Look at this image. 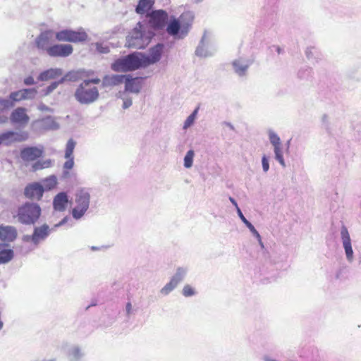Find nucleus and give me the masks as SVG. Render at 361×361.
I'll use <instances>...</instances> for the list:
<instances>
[{"instance_id":"nucleus-13","label":"nucleus","mask_w":361,"mask_h":361,"mask_svg":"<svg viewBox=\"0 0 361 361\" xmlns=\"http://www.w3.org/2000/svg\"><path fill=\"white\" fill-rule=\"evenodd\" d=\"M11 123L20 126H25L30 121V117L26 113V109L18 107L13 110L10 116Z\"/></svg>"},{"instance_id":"nucleus-16","label":"nucleus","mask_w":361,"mask_h":361,"mask_svg":"<svg viewBox=\"0 0 361 361\" xmlns=\"http://www.w3.org/2000/svg\"><path fill=\"white\" fill-rule=\"evenodd\" d=\"M53 37L52 30H46L42 32L36 39L35 43L38 49L46 50L49 48V44Z\"/></svg>"},{"instance_id":"nucleus-9","label":"nucleus","mask_w":361,"mask_h":361,"mask_svg":"<svg viewBox=\"0 0 361 361\" xmlns=\"http://www.w3.org/2000/svg\"><path fill=\"white\" fill-rule=\"evenodd\" d=\"M27 132L7 131L0 135V145H10L14 142H20L27 140Z\"/></svg>"},{"instance_id":"nucleus-47","label":"nucleus","mask_w":361,"mask_h":361,"mask_svg":"<svg viewBox=\"0 0 361 361\" xmlns=\"http://www.w3.org/2000/svg\"><path fill=\"white\" fill-rule=\"evenodd\" d=\"M229 200L231 202V203L236 207V209H238V204L236 202V201L231 197H229Z\"/></svg>"},{"instance_id":"nucleus-37","label":"nucleus","mask_w":361,"mask_h":361,"mask_svg":"<svg viewBox=\"0 0 361 361\" xmlns=\"http://www.w3.org/2000/svg\"><path fill=\"white\" fill-rule=\"evenodd\" d=\"M343 247H344V249H345V254H346L347 258L348 259H352L353 252V249H352V246H351V242H350V243H343Z\"/></svg>"},{"instance_id":"nucleus-36","label":"nucleus","mask_w":361,"mask_h":361,"mask_svg":"<svg viewBox=\"0 0 361 361\" xmlns=\"http://www.w3.org/2000/svg\"><path fill=\"white\" fill-rule=\"evenodd\" d=\"M13 106L14 104L9 99H4L0 98V111H4L5 109L13 107Z\"/></svg>"},{"instance_id":"nucleus-40","label":"nucleus","mask_w":361,"mask_h":361,"mask_svg":"<svg viewBox=\"0 0 361 361\" xmlns=\"http://www.w3.org/2000/svg\"><path fill=\"white\" fill-rule=\"evenodd\" d=\"M68 160L64 163L63 168L65 170H71L74 166L73 157L66 158Z\"/></svg>"},{"instance_id":"nucleus-8","label":"nucleus","mask_w":361,"mask_h":361,"mask_svg":"<svg viewBox=\"0 0 361 361\" xmlns=\"http://www.w3.org/2000/svg\"><path fill=\"white\" fill-rule=\"evenodd\" d=\"M149 24L154 30H162L166 25L169 15L164 10H156L149 15Z\"/></svg>"},{"instance_id":"nucleus-25","label":"nucleus","mask_w":361,"mask_h":361,"mask_svg":"<svg viewBox=\"0 0 361 361\" xmlns=\"http://www.w3.org/2000/svg\"><path fill=\"white\" fill-rule=\"evenodd\" d=\"M182 280V275L180 273H178L174 277L171 279L170 282L167 283L162 289L161 293L168 294Z\"/></svg>"},{"instance_id":"nucleus-6","label":"nucleus","mask_w":361,"mask_h":361,"mask_svg":"<svg viewBox=\"0 0 361 361\" xmlns=\"http://www.w3.org/2000/svg\"><path fill=\"white\" fill-rule=\"evenodd\" d=\"M76 206L73 209V216L78 219L81 218L86 212L90 204V194L81 190L76 194L75 197Z\"/></svg>"},{"instance_id":"nucleus-44","label":"nucleus","mask_w":361,"mask_h":361,"mask_svg":"<svg viewBox=\"0 0 361 361\" xmlns=\"http://www.w3.org/2000/svg\"><path fill=\"white\" fill-rule=\"evenodd\" d=\"M24 83L27 85H31L35 83L34 78L32 76H29L24 80Z\"/></svg>"},{"instance_id":"nucleus-35","label":"nucleus","mask_w":361,"mask_h":361,"mask_svg":"<svg viewBox=\"0 0 361 361\" xmlns=\"http://www.w3.org/2000/svg\"><path fill=\"white\" fill-rule=\"evenodd\" d=\"M198 111V108H197L193 112L192 114H191L188 118L187 119L185 120V123H184V126L183 128L185 129L188 128V127H190L193 123H194V121L195 119V117H196V114Z\"/></svg>"},{"instance_id":"nucleus-3","label":"nucleus","mask_w":361,"mask_h":361,"mask_svg":"<svg viewBox=\"0 0 361 361\" xmlns=\"http://www.w3.org/2000/svg\"><path fill=\"white\" fill-rule=\"evenodd\" d=\"M141 54L134 53L116 60L111 69L116 72H128L145 67Z\"/></svg>"},{"instance_id":"nucleus-39","label":"nucleus","mask_w":361,"mask_h":361,"mask_svg":"<svg viewBox=\"0 0 361 361\" xmlns=\"http://www.w3.org/2000/svg\"><path fill=\"white\" fill-rule=\"evenodd\" d=\"M341 237L343 240V243L350 242V235L348 233L347 228L345 227H343L341 230Z\"/></svg>"},{"instance_id":"nucleus-4","label":"nucleus","mask_w":361,"mask_h":361,"mask_svg":"<svg viewBox=\"0 0 361 361\" xmlns=\"http://www.w3.org/2000/svg\"><path fill=\"white\" fill-rule=\"evenodd\" d=\"M41 215V209L37 204L25 203L18 208L17 217L24 224H35Z\"/></svg>"},{"instance_id":"nucleus-27","label":"nucleus","mask_w":361,"mask_h":361,"mask_svg":"<svg viewBox=\"0 0 361 361\" xmlns=\"http://www.w3.org/2000/svg\"><path fill=\"white\" fill-rule=\"evenodd\" d=\"M44 187L47 190H51L54 188L57 185V180L56 176H51L42 180Z\"/></svg>"},{"instance_id":"nucleus-46","label":"nucleus","mask_w":361,"mask_h":361,"mask_svg":"<svg viewBox=\"0 0 361 361\" xmlns=\"http://www.w3.org/2000/svg\"><path fill=\"white\" fill-rule=\"evenodd\" d=\"M38 109L40 110L41 111H51V109L49 107L44 105V104H39L38 106Z\"/></svg>"},{"instance_id":"nucleus-32","label":"nucleus","mask_w":361,"mask_h":361,"mask_svg":"<svg viewBox=\"0 0 361 361\" xmlns=\"http://www.w3.org/2000/svg\"><path fill=\"white\" fill-rule=\"evenodd\" d=\"M233 64L235 68V71L238 75H243L245 73L247 68V66L242 65L239 61H234Z\"/></svg>"},{"instance_id":"nucleus-38","label":"nucleus","mask_w":361,"mask_h":361,"mask_svg":"<svg viewBox=\"0 0 361 361\" xmlns=\"http://www.w3.org/2000/svg\"><path fill=\"white\" fill-rule=\"evenodd\" d=\"M183 294L185 297L192 296L195 294V290L190 286L186 285L183 289Z\"/></svg>"},{"instance_id":"nucleus-24","label":"nucleus","mask_w":361,"mask_h":361,"mask_svg":"<svg viewBox=\"0 0 361 361\" xmlns=\"http://www.w3.org/2000/svg\"><path fill=\"white\" fill-rule=\"evenodd\" d=\"M154 0H140L135 8L138 14L147 13L153 6Z\"/></svg>"},{"instance_id":"nucleus-17","label":"nucleus","mask_w":361,"mask_h":361,"mask_svg":"<svg viewBox=\"0 0 361 361\" xmlns=\"http://www.w3.org/2000/svg\"><path fill=\"white\" fill-rule=\"evenodd\" d=\"M49 227L47 225L44 224L42 226L36 227L34 230L33 234L29 238L34 243L37 244L40 240L47 238L49 234Z\"/></svg>"},{"instance_id":"nucleus-14","label":"nucleus","mask_w":361,"mask_h":361,"mask_svg":"<svg viewBox=\"0 0 361 361\" xmlns=\"http://www.w3.org/2000/svg\"><path fill=\"white\" fill-rule=\"evenodd\" d=\"M269 140L274 147V153L276 159L281 166H285V161L283 157L281 140L279 137L273 132L269 133Z\"/></svg>"},{"instance_id":"nucleus-5","label":"nucleus","mask_w":361,"mask_h":361,"mask_svg":"<svg viewBox=\"0 0 361 361\" xmlns=\"http://www.w3.org/2000/svg\"><path fill=\"white\" fill-rule=\"evenodd\" d=\"M142 25L138 23L137 26L132 30L126 37V46L128 48L144 49L150 42V37L145 36L142 32Z\"/></svg>"},{"instance_id":"nucleus-42","label":"nucleus","mask_w":361,"mask_h":361,"mask_svg":"<svg viewBox=\"0 0 361 361\" xmlns=\"http://www.w3.org/2000/svg\"><path fill=\"white\" fill-rule=\"evenodd\" d=\"M262 162L263 170H264V171L267 172L269 169V165L268 159L265 155H264L262 157Z\"/></svg>"},{"instance_id":"nucleus-22","label":"nucleus","mask_w":361,"mask_h":361,"mask_svg":"<svg viewBox=\"0 0 361 361\" xmlns=\"http://www.w3.org/2000/svg\"><path fill=\"white\" fill-rule=\"evenodd\" d=\"M68 197L65 192L59 193L54 199V207L57 211H64L68 204Z\"/></svg>"},{"instance_id":"nucleus-30","label":"nucleus","mask_w":361,"mask_h":361,"mask_svg":"<svg viewBox=\"0 0 361 361\" xmlns=\"http://www.w3.org/2000/svg\"><path fill=\"white\" fill-rule=\"evenodd\" d=\"M75 146V142H74V140L73 139H70L66 144V152H65V157L66 158L73 157V153Z\"/></svg>"},{"instance_id":"nucleus-2","label":"nucleus","mask_w":361,"mask_h":361,"mask_svg":"<svg viewBox=\"0 0 361 361\" xmlns=\"http://www.w3.org/2000/svg\"><path fill=\"white\" fill-rule=\"evenodd\" d=\"M100 79L98 78L84 80L77 88L75 92V99L81 104H88L95 102L99 98L97 87L92 84H99Z\"/></svg>"},{"instance_id":"nucleus-34","label":"nucleus","mask_w":361,"mask_h":361,"mask_svg":"<svg viewBox=\"0 0 361 361\" xmlns=\"http://www.w3.org/2000/svg\"><path fill=\"white\" fill-rule=\"evenodd\" d=\"M23 93L25 99H32L35 97L37 91L35 88L23 89Z\"/></svg>"},{"instance_id":"nucleus-41","label":"nucleus","mask_w":361,"mask_h":361,"mask_svg":"<svg viewBox=\"0 0 361 361\" xmlns=\"http://www.w3.org/2000/svg\"><path fill=\"white\" fill-rule=\"evenodd\" d=\"M96 47H97V51L99 53L106 54V53L109 52V49L108 47H103L100 44H97Z\"/></svg>"},{"instance_id":"nucleus-23","label":"nucleus","mask_w":361,"mask_h":361,"mask_svg":"<svg viewBox=\"0 0 361 361\" xmlns=\"http://www.w3.org/2000/svg\"><path fill=\"white\" fill-rule=\"evenodd\" d=\"M13 257V252L8 247L7 245L0 244V263H6Z\"/></svg>"},{"instance_id":"nucleus-12","label":"nucleus","mask_w":361,"mask_h":361,"mask_svg":"<svg viewBox=\"0 0 361 361\" xmlns=\"http://www.w3.org/2000/svg\"><path fill=\"white\" fill-rule=\"evenodd\" d=\"M73 50L71 44H54L47 49V54L52 57H66L71 55Z\"/></svg>"},{"instance_id":"nucleus-20","label":"nucleus","mask_w":361,"mask_h":361,"mask_svg":"<svg viewBox=\"0 0 361 361\" xmlns=\"http://www.w3.org/2000/svg\"><path fill=\"white\" fill-rule=\"evenodd\" d=\"M62 74L63 71L60 68H49L42 72L38 76V80L40 81H47L56 79L62 75Z\"/></svg>"},{"instance_id":"nucleus-48","label":"nucleus","mask_w":361,"mask_h":361,"mask_svg":"<svg viewBox=\"0 0 361 361\" xmlns=\"http://www.w3.org/2000/svg\"><path fill=\"white\" fill-rule=\"evenodd\" d=\"M131 307H132L131 303L130 302H128L127 305H126V311H127L128 314L130 313Z\"/></svg>"},{"instance_id":"nucleus-19","label":"nucleus","mask_w":361,"mask_h":361,"mask_svg":"<svg viewBox=\"0 0 361 361\" xmlns=\"http://www.w3.org/2000/svg\"><path fill=\"white\" fill-rule=\"evenodd\" d=\"M125 89L126 91L137 93L142 87L141 80L139 78H130L129 76H126Z\"/></svg>"},{"instance_id":"nucleus-18","label":"nucleus","mask_w":361,"mask_h":361,"mask_svg":"<svg viewBox=\"0 0 361 361\" xmlns=\"http://www.w3.org/2000/svg\"><path fill=\"white\" fill-rule=\"evenodd\" d=\"M126 75H106L102 80V85L104 87H114L122 84L124 82Z\"/></svg>"},{"instance_id":"nucleus-26","label":"nucleus","mask_w":361,"mask_h":361,"mask_svg":"<svg viewBox=\"0 0 361 361\" xmlns=\"http://www.w3.org/2000/svg\"><path fill=\"white\" fill-rule=\"evenodd\" d=\"M52 165V161L51 159H47L44 161H37L35 162L32 166V171H36L38 170L47 169L51 167Z\"/></svg>"},{"instance_id":"nucleus-33","label":"nucleus","mask_w":361,"mask_h":361,"mask_svg":"<svg viewBox=\"0 0 361 361\" xmlns=\"http://www.w3.org/2000/svg\"><path fill=\"white\" fill-rule=\"evenodd\" d=\"M194 157V152L192 150H189L185 158H184V166L186 168H190L192 165Z\"/></svg>"},{"instance_id":"nucleus-21","label":"nucleus","mask_w":361,"mask_h":361,"mask_svg":"<svg viewBox=\"0 0 361 361\" xmlns=\"http://www.w3.org/2000/svg\"><path fill=\"white\" fill-rule=\"evenodd\" d=\"M17 236L16 230L11 226H0V240L13 241Z\"/></svg>"},{"instance_id":"nucleus-43","label":"nucleus","mask_w":361,"mask_h":361,"mask_svg":"<svg viewBox=\"0 0 361 361\" xmlns=\"http://www.w3.org/2000/svg\"><path fill=\"white\" fill-rule=\"evenodd\" d=\"M82 353L80 352V350L78 348H73L71 351V355L75 359H78L80 357Z\"/></svg>"},{"instance_id":"nucleus-29","label":"nucleus","mask_w":361,"mask_h":361,"mask_svg":"<svg viewBox=\"0 0 361 361\" xmlns=\"http://www.w3.org/2000/svg\"><path fill=\"white\" fill-rule=\"evenodd\" d=\"M238 213L239 214V216L242 219V221L246 224V226L250 229V231L258 238H260V235L259 233L256 231L255 227L252 225L250 222H249L245 217L243 216V213L241 212L240 208H238Z\"/></svg>"},{"instance_id":"nucleus-31","label":"nucleus","mask_w":361,"mask_h":361,"mask_svg":"<svg viewBox=\"0 0 361 361\" xmlns=\"http://www.w3.org/2000/svg\"><path fill=\"white\" fill-rule=\"evenodd\" d=\"M64 80V78H62L60 81L59 82H54L52 83H51L46 89L43 90V95L44 96H47L49 95L51 92H52L57 87L58 85L63 82Z\"/></svg>"},{"instance_id":"nucleus-28","label":"nucleus","mask_w":361,"mask_h":361,"mask_svg":"<svg viewBox=\"0 0 361 361\" xmlns=\"http://www.w3.org/2000/svg\"><path fill=\"white\" fill-rule=\"evenodd\" d=\"M23 89L11 92L9 95V100L13 104L16 102H20L25 100V96L23 94Z\"/></svg>"},{"instance_id":"nucleus-45","label":"nucleus","mask_w":361,"mask_h":361,"mask_svg":"<svg viewBox=\"0 0 361 361\" xmlns=\"http://www.w3.org/2000/svg\"><path fill=\"white\" fill-rule=\"evenodd\" d=\"M131 105H132V100H131V99H130V98L126 99L123 101V109H127V108L130 107Z\"/></svg>"},{"instance_id":"nucleus-11","label":"nucleus","mask_w":361,"mask_h":361,"mask_svg":"<svg viewBox=\"0 0 361 361\" xmlns=\"http://www.w3.org/2000/svg\"><path fill=\"white\" fill-rule=\"evenodd\" d=\"M43 153V147H26L20 150V156L25 161H33L41 157Z\"/></svg>"},{"instance_id":"nucleus-49","label":"nucleus","mask_w":361,"mask_h":361,"mask_svg":"<svg viewBox=\"0 0 361 361\" xmlns=\"http://www.w3.org/2000/svg\"><path fill=\"white\" fill-rule=\"evenodd\" d=\"M47 361H55L54 360H49Z\"/></svg>"},{"instance_id":"nucleus-1","label":"nucleus","mask_w":361,"mask_h":361,"mask_svg":"<svg viewBox=\"0 0 361 361\" xmlns=\"http://www.w3.org/2000/svg\"><path fill=\"white\" fill-rule=\"evenodd\" d=\"M193 20L190 12L183 13L179 18L171 17L166 26V32L178 39L184 38L188 33Z\"/></svg>"},{"instance_id":"nucleus-10","label":"nucleus","mask_w":361,"mask_h":361,"mask_svg":"<svg viewBox=\"0 0 361 361\" xmlns=\"http://www.w3.org/2000/svg\"><path fill=\"white\" fill-rule=\"evenodd\" d=\"M164 47V44H157L149 49V54L147 56L141 54L144 66L147 67L151 64L158 62L161 59Z\"/></svg>"},{"instance_id":"nucleus-7","label":"nucleus","mask_w":361,"mask_h":361,"mask_svg":"<svg viewBox=\"0 0 361 361\" xmlns=\"http://www.w3.org/2000/svg\"><path fill=\"white\" fill-rule=\"evenodd\" d=\"M87 35L83 30H63L56 33V39L61 42H81L87 39Z\"/></svg>"},{"instance_id":"nucleus-15","label":"nucleus","mask_w":361,"mask_h":361,"mask_svg":"<svg viewBox=\"0 0 361 361\" xmlns=\"http://www.w3.org/2000/svg\"><path fill=\"white\" fill-rule=\"evenodd\" d=\"M44 192L43 186L37 183L27 185L25 189V195L32 200H39Z\"/></svg>"}]
</instances>
